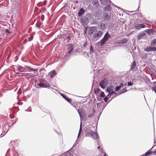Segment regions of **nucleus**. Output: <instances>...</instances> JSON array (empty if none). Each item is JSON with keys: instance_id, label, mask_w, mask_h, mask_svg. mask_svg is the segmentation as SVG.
Listing matches in <instances>:
<instances>
[{"instance_id": "nucleus-1", "label": "nucleus", "mask_w": 156, "mask_h": 156, "mask_svg": "<svg viewBox=\"0 0 156 156\" xmlns=\"http://www.w3.org/2000/svg\"><path fill=\"white\" fill-rule=\"evenodd\" d=\"M73 45L71 44H69L68 46L67 52L65 53V57H70L71 56L72 52L73 50Z\"/></svg>"}, {"instance_id": "nucleus-2", "label": "nucleus", "mask_w": 156, "mask_h": 156, "mask_svg": "<svg viewBox=\"0 0 156 156\" xmlns=\"http://www.w3.org/2000/svg\"><path fill=\"white\" fill-rule=\"evenodd\" d=\"M18 70L19 71L21 72H23L25 71H27L28 72H30L31 71H35L37 72V69H33L32 68H30V67L26 66H25L24 68L23 67H21L20 68H19L18 69Z\"/></svg>"}, {"instance_id": "nucleus-3", "label": "nucleus", "mask_w": 156, "mask_h": 156, "mask_svg": "<svg viewBox=\"0 0 156 156\" xmlns=\"http://www.w3.org/2000/svg\"><path fill=\"white\" fill-rule=\"evenodd\" d=\"M88 134L89 136L91 137L94 139L97 140L98 137L97 133L93 131L89 132L88 133Z\"/></svg>"}, {"instance_id": "nucleus-4", "label": "nucleus", "mask_w": 156, "mask_h": 156, "mask_svg": "<svg viewBox=\"0 0 156 156\" xmlns=\"http://www.w3.org/2000/svg\"><path fill=\"white\" fill-rule=\"evenodd\" d=\"M78 105V106L77 105H75L74 106L77 111L80 117L81 118V114L83 112V110L82 108V107L81 105L80 104H79Z\"/></svg>"}, {"instance_id": "nucleus-5", "label": "nucleus", "mask_w": 156, "mask_h": 156, "mask_svg": "<svg viewBox=\"0 0 156 156\" xmlns=\"http://www.w3.org/2000/svg\"><path fill=\"white\" fill-rule=\"evenodd\" d=\"M108 83V80L104 79L102 81L100 82V86L102 88L104 89L107 86Z\"/></svg>"}, {"instance_id": "nucleus-6", "label": "nucleus", "mask_w": 156, "mask_h": 156, "mask_svg": "<svg viewBox=\"0 0 156 156\" xmlns=\"http://www.w3.org/2000/svg\"><path fill=\"white\" fill-rule=\"evenodd\" d=\"M103 32L101 31H98L95 34H94L93 37L95 38L96 40H97L99 37L101 36Z\"/></svg>"}, {"instance_id": "nucleus-7", "label": "nucleus", "mask_w": 156, "mask_h": 156, "mask_svg": "<svg viewBox=\"0 0 156 156\" xmlns=\"http://www.w3.org/2000/svg\"><path fill=\"white\" fill-rule=\"evenodd\" d=\"M144 51L147 52L156 51V47L154 46H150L144 49Z\"/></svg>"}, {"instance_id": "nucleus-8", "label": "nucleus", "mask_w": 156, "mask_h": 156, "mask_svg": "<svg viewBox=\"0 0 156 156\" xmlns=\"http://www.w3.org/2000/svg\"><path fill=\"white\" fill-rule=\"evenodd\" d=\"M134 26L136 29V30H140L141 28H144L146 27L145 25L143 24H134Z\"/></svg>"}, {"instance_id": "nucleus-9", "label": "nucleus", "mask_w": 156, "mask_h": 156, "mask_svg": "<svg viewBox=\"0 0 156 156\" xmlns=\"http://www.w3.org/2000/svg\"><path fill=\"white\" fill-rule=\"evenodd\" d=\"M97 27H92L89 28L88 31V34H89L91 35L97 31Z\"/></svg>"}, {"instance_id": "nucleus-10", "label": "nucleus", "mask_w": 156, "mask_h": 156, "mask_svg": "<svg viewBox=\"0 0 156 156\" xmlns=\"http://www.w3.org/2000/svg\"><path fill=\"white\" fill-rule=\"evenodd\" d=\"M38 85L39 87L44 88H48L50 87V85L48 83H40L38 84Z\"/></svg>"}, {"instance_id": "nucleus-11", "label": "nucleus", "mask_w": 156, "mask_h": 156, "mask_svg": "<svg viewBox=\"0 0 156 156\" xmlns=\"http://www.w3.org/2000/svg\"><path fill=\"white\" fill-rule=\"evenodd\" d=\"M136 64L135 61H133L131 63L130 65V70H134L136 67Z\"/></svg>"}, {"instance_id": "nucleus-12", "label": "nucleus", "mask_w": 156, "mask_h": 156, "mask_svg": "<svg viewBox=\"0 0 156 156\" xmlns=\"http://www.w3.org/2000/svg\"><path fill=\"white\" fill-rule=\"evenodd\" d=\"M114 89V87L112 85H111L107 88L106 91L108 93H110L111 92L113 91V90Z\"/></svg>"}, {"instance_id": "nucleus-13", "label": "nucleus", "mask_w": 156, "mask_h": 156, "mask_svg": "<svg viewBox=\"0 0 156 156\" xmlns=\"http://www.w3.org/2000/svg\"><path fill=\"white\" fill-rule=\"evenodd\" d=\"M146 35L145 33L144 32H141L137 36V38L138 40L141 39L142 38Z\"/></svg>"}, {"instance_id": "nucleus-14", "label": "nucleus", "mask_w": 156, "mask_h": 156, "mask_svg": "<svg viewBox=\"0 0 156 156\" xmlns=\"http://www.w3.org/2000/svg\"><path fill=\"white\" fill-rule=\"evenodd\" d=\"M61 95L63 98H64L66 101H67L68 102H69L70 101H71V100L70 99L68 98L64 94H61Z\"/></svg>"}, {"instance_id": "nucleus-15", "label": "nucleus", "mask_w": 156, "mask_h": 156, "mask_svg": "<svg viewBox=\"0 0 156 156\" xmlns=\"http://www.w3.org/2000/svg\"><path fill=\"white\" fill-rule=\"evenodd\" d=\"M92 3L95 7H98L99 6L98 0H93Z\"/></svg>"}, {"instance_id": "nucleus-16", "label": "nucleus", "mask_w": 156, "mask_h": 156, "mask_svg": "<svg viewBox=\"0 0 156 156\" xmlns=\"http://www.w3.org/2000/svg\"><path fill=\"white\" fill-rule=\"evenodd\" d=\"M85 12V10L83 8H81L80 10L78 13V15L79 16H80L83 15Z\"/></svg>"}, {"instance_id": "nucleus-17", "label": "nucleus", "mask_w": 156, "mask_h": 156, "mask_svg": "<svg viewBox=\"0 0 156 156\" xmlns=\"http://www.w3.org/2000/svg\"><path fill=\"white\" fill-rule=\"evenodd\" d=\"M127 42V40L126 39L124 38L123 39L119 40L118 43L119 44H124L126 43Z\"/></svg>"}, {"instance_id": "nucleus-18", "label": "nucleus", "mask_w": 156, "mask_h": 156, "mask_svg": "<svg viewBox=\"0 0 156 156\" xmlns=\"http://www.w3.org/2000/svg\"><path fill=\"white\" fill-rule=\"evenodd\" d=\"M110 35L108 34V32H107L106 34H105L104 37H103V38H104V39L106 40L107 41L109 38L110 37Z\"/></svg>"}, {"instance_id": "nucleus-19", "label": "nucleus", "mask_w": 156, "mask_h": 156, "mask_svg": "<svg viewBox=\"0 0 156 156\" xmlns=\"http://www.w3.org/2000/svg\"><path fill=\"white\" fill-rule=\"evenodd\" d=\"M50 77H52L56 74V72L55 70H53L50 72Z\"/></svg>"}, {"instance_id": "nucleus-20", "label": "nucleus", "mask_w": 156, "mask_h": 156, "mask_svg": "<svg viewBox=\"0 0 156 156\" xmlns=\"http://www.w3.org/2000/svg\"><path fill=\"white\" fill-rule=\"evenodd\" d=\"M101 4L104 5H106L108 4L107 0H100Z\"/></svg>"}, {"instance_id": "nucleus-21", "label": "nucleus", "mask_w": 156, "mask_h": 156, "mask_svg": "<svg viewBox=\"0 0 156 156\" xmlns=\"http://www.w3.org/2000/svg\"><path fill=\"white\" fill-rule=\"evenodd\" d=\"M123 84L122 83H121L119 86H117L115 88V91H117L119 90L120 88L123 87Z\"/></svg>"}, {"instance_id": "nucleus-22", "label": "nucleus", "mask_w": 156, "mask_h": 156, "mask_svg": "<svg viewBox=\"0 0 156 156\" xmlns=\"http://www.w3.org/2000/svg\"><path fill=\"white\" fill-rule=\"evenodd\" d=\"M104 18L105 20H108L109 19L110 17V16L106 13H105Z\"/></svg>"}, {"instance_id": "nucleus-23", "label": "nucleus", "mask_w": 156, "mask_h": 156, "mask_svg": "<svg viewBox=\"0 0 156 156\" xmlns=\"http://www.w3.org/2000/svg\"><path fill=\"white\" fill-rule=\"evenodd\" d=\"M106 41L104 38H103L100 42V45L101 46L103 45Z\"/></svg>"}, {"instance_id": "nucleus-24", "label": "nucleus", "mask_w": 156, "mask_h": 156, "mask_svg": "<svg viewBox=\"0 0 156 156\" xmlns=\"http://www.w3.org/2000/svg\"><path fill=\"white\" fill-rule=\"evenodd\" d=\"M110 7L109 5H108L106 6L103 8V10L105 11H108L110 10Z\"/></svg>"}, {"instance_id": "nucleus-25", "label": "nucleus", "mask_w": 156, "mask_h": 156, "mask_svg": "<svg viewBox=\"0 0 156 156\" xmlns=\"http://www.w3.org/2000/svg\"><path fill=\"white\" fill-rule=\"evenodd\" d=\"M99 62L98 61V62H96L94 60V64H96V66H95L94 67V70H97V69H96V68L97 67V68H98L99 66V65L98 64L99 63V62Z\"/></svg>"}, {"instance_id": "nucleus-26", "label": "nucleus", "mask_w": 156, "mask_h": 156, "mask_svg": "<svg viewBox=\"0 0 156 156\" xmlns=\"http://www.w3.org/2000/svg\"><path fill=\"white\" fill-rule=\"evenodd\" d=\"M151 45L153 46L156 45V39L152 40L151 42Z\"/></svg>"}, {"instance_id": "nucleus-27", "label": "nucleus", "mask_w": 156, "mask_h": 156, "mask_svg": "<svg viewBox=\"0 0 156 156\" xmlns=\"http://www.w3.org/2000/svg\"><path fill=\"white\" fill-rule=\"evenodd\" d=\"M25 76H26V78L28 80L33 76V75H32L29 73L25 74Z\"/></svg>"}, {"instance_id": "nucleus-28", "label": "nucleus", "mask_w": 156, "mask_h": 156, "mask_svg": "<svg viewBox=\"0 0 156 156\" xmlns=\"http://www.w3.org/2000/svg\"><path fill=\"white\" fill-rule=\"evenodd\" d=\"M145 31L148 34H151L153 33L152 30L151 29H147L145 30Z\"/></svg>"}, {"instance_id": "nucleus-29", "label": "nucleus", "mask_w": 156, "mask_h": 156, "mask_svg": "<svg viewBox=\"0 0 156 156\" xmlns=\"http://www.w3.org/2000/svg\"><path fill=\"white\" fill-rule=\"evenodd\" d=\"M82 129V125H81V122L80 129L79 131V132L78 134V135L77 136V139L79 138V136H80V135Z\"/></svg>"}, {"instance_id": "nucleus-30", "label": "nucleus", "mask_w": 156, "mask_h": 156, "mask_svg": "<svg viewBox=\"0 0 156 156\" xmlns=\"http://www.w3.org/2000/svg\"><path fill=\"white\" fill-rule=\"evenodd\" d=\"M109 94L107 95L108 97H110L113 94H116V93H115V92L114 91H112V92H111L110 93H109Z\"/></svg>"}, {"instance_id": "nucleus-31", "label": "nucleus", "mask_w": 156, "mask_h": 156, "mask_svg": "<svg viewBox=\"0 0 156 156\" xmlns=\"http://www.w3.org/2000/svg\"><path fill=\"white\" fill-rule=\"evenodd\" d=\"M90 54H91L92 53L94 52V49L93 47L91 45L90 46Z\"/></svg>"}, {"instance_id": "nucleus-32", "label": "nucleus", "mask_w": 156, "mask_h": 156, "mask_svg": "<svg viewBox=\"0 0 156 156\" xmlns=\"http://www.w3.org/2000/svg\"><path fill=\"white\" fill-rule=\"evenodd\" d=\"M98 149L99 151L101 153L103 152V150L102 149V148L100 146H99L97 148Z\"/></svg>"}, {"instance_id": "nucleus-33", "label": "nucleus", "mask_w": 156, "mask_h": 156, "mask_svg": "<svg viewBox=\"0 0 156 156\" xmlns=\"http://www.w3.org/2000/svg\"><path fill=\"white\" fill-rule=\"evenodd\" d=\"M127 91L126 88H124L122 89V90L121 92L119 94H118L117 95H118L120 94H122L123 93H125Z\"/></svg>"}, {"instance_id": "nucleus-34", "label": "nucleus", "mask_w": 156, "mask_h": 156, "mask_svg": "<svg viewBox=\"0 0 156 156\" xmlns=\"http://www.w3.org/2000/svg\"><path fill=\"white\" fill-rule=\"evenodd\" d=\"M99 91H101V90L99 89L96 88L94 90L95 93L97 94L98 93Z\"/></svg>"}, {"instance_id": "nucleus-35", "label": "nucleus", "mask_w": 156, "mask_h": 156, "mask_svg": "<svg viewBox=\"0 0 156 156\" xmlns=\"http://www.w3.org/2000/svg\"><path fill=\"white\" fill-rule=\"evenodd\" d=\"M100 96L102 98L104 97L105 96L104 93L103 92H102L100 94Z\"/></svg>"}, {"instance_id": "nucleus-36", "label": "nucleus", "mask_w": 156, "mask_h": 156, "mask_svg": "<svg viewBox=\"0 0 156 156\" xmlns=\"http://www.w3.org/2000/svg\"><path fill=\"white\" fill-rule=\"evenodd\" d=\"M133 84V82H128V86H131Z\"/></svg>"}, {"instance_id": "nucleus-37", "label": "nucleus", "mask_w": 156, "mask_h": 156, "mask_svg": "<svg viewBox=\"0 0 156 156\" xmlns=\"http://www.w3.org/2000/svg\"><path fill=\"white\" fill-rule=\"evenodd\" d=\"M108 99V96L106 97L104 99V100L105 102H107V100Z\"/></svg>"}, {"instance_id": "nucleus-38", "label": "nucleus", "mask_w": 156, "mask_h": 156, "mask_svg": "<svg viewBox=\"0 0 156 156\" xmlns=\"http://www.w3.org/2000/svg\"><path fill=\"white\" fill-rule=\"evenodd\" d=\"M152 90H156V86H154L152 88Z\"/></svg>"}, {"instance_id": "nucleus-39", "label": "nucleus", "mask_w": 156, "mask_h": 156, "mask_svg": "<svg viewBox=\"0 0 156 156\" xmlns=\"http://www.w3.org/2000/svg\"><path fill=\"white\" fill-rule=\"evenodd\" d=\"M138 16H139L141 18H142L143 17V16L141 14V13H140L139 14V15H138Z\"/></svg>"}, {"instance_id": "nucleus-40", "label": "nucleus", "mask_w": 156, "mask_h": 156, "mask_svg": "<svg viewBox=\"0 0 156 156\" xmlns=\"http://www.w3.org/2000/svg\"><path fill=\"white\" fill-rule=\"evenodd\" d=\"M5 31L6 32V33H10V32L9 31V30L8 29H6L5 30Z\"/></svg>"}, {"instance_id": "nucleus-41", "label": "nucleus", "mask_w": 156, "mask_h": 156, "mask_svg": "<svg viewBox=\"0 0 156 156\" xmlns=\"http://www.w3.org/2000/svg\"><path fill=\"white\" fill-rule=\"evenodd\" d=\"M156 146V145H155V146ZM153 154H154L155 155H156V149L155 150V151L153 152Z\"/></svg>"}, {"instance_id": "nucleus-42", "label": "nucleus", "mask_w": 156, "mask_h": 156, "mask_svg": "<svg viewBox=\"0 0 156 156\" xmlns=\"http://www.w3.org/2000/svg\"><path fill=\"white\" fill-rule=\"evenodd\" d=\"M92 116H93V115H91V114H90V115H89L88 117L89 118H91L92 117Z\"/></svg>"}, {"instance_id": "nucleus-43", "label": "nucleus", "mask_w": 156, "mask_h": 156, "mask_svg": "<svg viewBox=\"0 0 156 156\" xmlns=\"http://www.w3.org/2000/svg\"><path fill=\"white\" fill-rule=\"evenodd\" d=\"M154 143H156V140H155V137H154Z\"/></svg>"}, {"instance_id": "nucleus-44", "label": "nucleus", "mask_w": 156, "mask_h": 156, "mask_svg": "<svg viewBox=\"0 0 156 156\" xmlns=\"http://www.w3.org/2000/svg\"><path fill=\"white\" fill-rule=\"evenodd\" d=\"M104 156H108L105 153L104 154Z\"/></svg>"}, {"instance_id": "nucleus-45", "label": "nucleus", "mask_w": 156, "mask_h": 156, "mask_svg": "<svg viewBox=\"0 0 156 156\" xmlns=\"http://www.w3.org/2000/svg\"><path fill=\"white\" fill-rule=\"evenodd\" d=\"M98 142H99V141L98 140H97L96 141V142H97V143L98 144H99Z\"/></svg>"}, {"instance_id": "nucleus-46", "label": "nucleus", "mask_w": 156, "mask_h": 156, "mask_svg": "<svg viewBox=\"0 0 156 156\" xmlns=\"http://www.w3.org/2000/svg\"><path fill=\"white\" fill-rule=\"evenodd\" d=\"M155 92V93H156V90H153Z\"/></svg>"}, {"instance_id": "nucleus-47", "label": "nucleus", "mask_w": 156, "mask_h": 156, "mask_svg": "<svg viewBox=\"0 0 156 156\" xmlns=\"http://www.w3.org/2000/svg\"><path fill=\"white\" fill-rule=\"evenodd\" d=\"M86 44V43L84 45V46H85Z\"/></svg>"}, {"instance_id": "nucleus-48", "label": "nucleus", "mask_w": 156, "mask_h": 156, "mask_svg": "<svg viewBox=\"0 0 156 156\" xmlns=\"http://www.w3.org/2000/svg\"><path fill=\"white\" fill-rule=\"evenodd\" d=\"M18 140H16V141H18Z\"/></svg>"}]
</instances>
